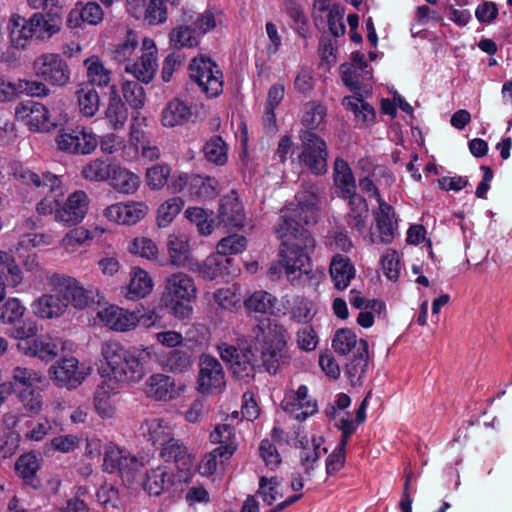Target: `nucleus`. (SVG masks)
I'll list each match as a JSON object with an SVG mask.
<instances>
[{"instance_id":"obj_1","label":"nucleus","mask_w":512,"mask_h":512,"mask_svg":"<svg viewBox=\"0 0 512 512\" xmlns=\"http://www.w3.org/2000/svg\"><path fill=\"white\" fill-rule=\"evenodd\" d=\"M296 204H290L281 211L275 232L281 239L278 264L269 268V277L278 279L282 269L287 279L298 285L303 276L311 272L309 254L315 248V240L301 222L315 224L319 215V189L315 185L305 186L296 196Z\"/></svg>"},{"instance_id":"obj_2","label":"nucleus","mask_w":512,"mask_h":512,"mask_svg":"<svg viewBox=\"0 0 512 512\" xmlns=\"http://www.w3.org/2000/svg\"><path fill=\"white\" fill-rule=\"evenodd\" d=\"M100 354L111 375L97 385L93 405L97 415L106 420L116 416L113 398L121 393V385H135L145 378L154 350L153 346L144 345L126 348L118 341L109 340L101 344Z\"/></svg>"},{"instance_id":"obj_3","label":"nucleus","mask_w":512,"mask_h":512,"mask_svg":"<svg viewBox=\"0 0 512 512\" xmlns=\"http://www.w3.org/2000/svg\"><path fill=\"white\" fill-rule=\"evenodd\" d=\"M197 297V287L192 276L184 272H174L164 281L161 303L179 320L190 318L192 302Z\"/></svg>"},{"instance_id":"obj_4","label":"nucleus","mask_w":512,"mask_h":512,"mask_svg":"<svg viewBox=\"0 0 512 512\" xmlns=\"http://www.w3.org/2000/svg\"><path fill=\"white\" fill-rule=\"evenodd\" d=\"M260 322L253 328V334L256 340L262 338L263 345L261 349V359L265 370L269 374H276L281 366L289 362L287 348V329L277 323Z\"/></svg>"},{"instance_id":"obj_5","label":"nucleus","mask_w":512,"mask_h":512,"mask_svg":"<svg viewBox=\"0 0 512 512\" xmlns=\"http://www.w3.org/2000/svg\"><path fill=\"white\" fill-rule=\"evenodd\" d=\"M17 175L24 184L35 187L45 194L37 204V212L42 215H56V211L61 207L60 198L64 194L61 179L50 172L37 174L29 169H21Z\"/></svg>"},{"instance_id":"obj_6","label":"nucleus","mask_w":512,"mask_h":512,"mask_svg":"<svg viewBox=\"0 0 512 512\" xmlns=\"http://www.w3.org/2000/svg\"><path fill=\"white\" fill-rule=\"evenodd\" d=\"M189 77L208 98L219 96L223 91V73L211 58L200 55L191 59Z\"/></svg>"},{"instance_id":"obj_7","label":"nucleus","mask_w":512,"mask_h":512,"mask_svg":"<svg viewBox=\"0 0 512 512\" xmlns=\"http://www.w3.org/2000/svg\"><path fill=\"white\" fill-rule=\"evenodd\" d=\"M57 149L70 155H90L98 147V136L91 128H62L55 137Z\"/></svg>"},{"instance_id":"obj_8","label":"nucleus","mask_w":512,"mask_h":512,"mask_svg":"<svg viewBox=\"0 0 512 512\" xmlns=\"http://www.w3.org/2000/svg\"><path fill=\"white\" fill-rule=\"evenodd\" d=\"M16 349L26 357L48 363L62 351H72L73 343L50 334L36 335L29 342H17Z\"/></svg>"},{"instance_id":"obj_9","label":"nucleus","mask_w":512,"mask_h":512,"mask_svg":"<svg viewBox=\"0 0 512 512\" xmlns=\"http://www.w3.org/2000/svg\"><path fill=\"white\" fill-rule=\"evenodd\" d=\"M92 368L87 363H80L75 357H64L48 369L54 385L67 390L78 388L91 374Z\"/></svg>"},{"instance_id":"obj_10","label":"nucleus","mask_w":512,"mask_h":512,"mask_svg":"<svg viewBox=\"0 0 512 512\" xmlns=\"http://www.w3.org/2000/svg\"><path fill=\"white\" fill-rule=\"evenodd\" d=\"M301 152L298 155L299 163L315 175L325 174L327 171V145L315 133L306 131L300 135Z\"/></svg>"},{"instance_id":"obj_11","label":"nucleus","mask_w":512,"mask_h":512,"mask_svg":"<svg viewBox=\"0 0 512 512\" xmlns=\"http://www.w3.org/2000/svg\"><path fill=\"white\" fill-rule=\"evenodd\" d=\"M217 348L221 359L229 365L235 377L245 379L254 376L257 358L250 346L235 347L222 343Z\"/></svg>"},{"instance_id":"obj_12","label":"nucleus","mask_w":512,"mask_h":512,"mask_svg":"<svg viewBox=\"0 0 512 512\" xmlns=\"http://www.w3.org/2000/svg\"><path fill=\"white\" fill-rule=\"evenodd\" d=\"M34 74L53 86H65L70 81V69L60 54L43 53L32 64Z\"/></svg>"},{"instance_id":"obj_13","label":"nucleus","mask_w":512,"mask_h":512,"mask_svg":"<svg viewBox=\"0 0 512 512\" xmlns=\"http://www.w3.org/2000/svg\"><path fill=\"white\" fill-rule=\"evenodd\" d=\"M187 385L165 373H153L144 382L145 396L154 401L170 402L181 397Z\"/></svg>"},{"instance_id":"obj_14","label":"nucleus","mask_w":512,"mask_h":512,"mask_svg":"<svg viewBox=\"0 0 512 512\" xmlns=\"http://www.w3.org/2000/svg\"><path fill=\"white\" fill-rule=\"evenodd\" d=\"M158 68V48L150 37H144L141 42L140 55L125 65V72L131 74L143 83H149Z\"/></svg>"},{"instance_id":"obj_15","label":"nucleus","mask_w":512,"mask_h":512,"mask_svg":"<svg viewBox=\"0 0 512 512\" xmlns=\"http://www.w3.org/2000/svg\"><path fill=\"white\" fill-rule=\"evenodd\" d=\"M197 390L204 395L221 393L226 385L221 363L210 355H202L199 361Z\"/></svg>"},{"instance_id":"obj_16","label":"nucleus","mask_w":512,"mask_h":512,"mask_svg":"<svg viewBox=\"0 0 512 512\" xmlns=\"http://www.w3.org/2000/svg\"><path fill=\"white\" fill-rule=\"evenodd\" d=\"M281 406L298 421H305L318 411L317 401L309 395L306 385H298L286 390Z\"/></svg>"},{"instance_id":"obj_17","label":"nucleus","mask_w":512,"mask_h":512,"mask_svg":"<svg viewBox=\"0 0 512 512\" xmlns=\"http://www.w3.org/2000/svg\"><path fill=\"white\" fill-rule=\"evenodd\" d=\"M149 207L142 201H125L108 205L103 209V217L111 223L131 226L141 221L148 213Z\"/></svg>"},{"instance_id":"obj_18","label":"nucleus","mask_w":512,"mask_h":512,"mask_svg":"<svg viewBox=\"0 0 512 512\" xmlns=\"http://www.w3.org/2000/svg\"><path fill=\"white\" fill-rule=\"evenodd\" d=\"M96 319L102 325L116 332H128L139 325L136 311H130L115 304L100 308Z\"/></svg>"},{"instance_id":"obj_19","label":"nucleus","mask_w":512,"mask_h":512,"mask_svg":"<svg viewBox=\"0 0 512 512\" xmlns=\"http://www.w3.org/2000/svg\"><path fill=\"white\" fill-rule=\"evenodd\" d=\"M216 219L217 227L226 231L244 226L246 220L244 207L235 191L221 198Z\"/></svg>"},{"instance_id":"obj_20","label":"nucleus","mask_w":512,"mask_h":512,"mask_svg":"<svg viewBox=\"0 0 512 512\" xmlns=\"http://www.w3.org/2000/svg\"><path fill=\"white\" fill-rule=\"evenodd\" d=\"M16 118L32 132H49L53 129L48 116V108L35 101L19 103L15 108Z\"/></svg>"},{"instance_id":"obj_21","label":"nucleus","mask_w":512,"mask_h":512,"mask_svg":"<svg viewBox=\"0 0 512 512\" xmlns=\"http://www.w3.org/2000/svg\"><path fill=\"white\" fill-rule=\"evenodd\" d=\"M90 205V198L84 190H75L61 204L56 211V221L76 225L86 217Z\"/></svg>"},{"instance_id":"obj_22","label":"nucleus","mask_w":512,"mask_h":512,"mask_svg":"<svg viewBox=\"0 0 512 512\" xmlns=\"http://www.w3.org/2000/svg\"><path fill=\"white\" fill-rule=\"evenodd\" d=\"M104 468L112 473L118 471L122 477L132 476L139 467L137 458L114 443H108L104 449Z\"/></svg>"},{"instance_id":"obj_23","label":"nucleus","mask_w":512,"mask_h":512,"mask_svg":"<svg viewBox=\"0 0 512 512\" xmlns=\"http://www.w3.org/2000/svg\"><path fill=\"white\" fill-rule=\"evenodd\" d=\"M58 293L62 301L68 305H72L76 309L86 308L91 299V292L86 290L78 280L72 277H64L58 284Z\"/></svg>"},{"instance_id":"obj_24","label":"nucleus","mask_w":512,"mask_h":512,"mask_svg":"<svg viewBox=\"0 0 512 512\" xmlns=\"http://www.w3.org/2000/svg\"><path fill=\"white\" fill-rule=\"evenodd\" d=\"M169 44L174 49L194 48L200 42V33L187 21V12H183L180 21L169 32Z\"/></svg>"},{"instance_id":"obj_25","label":"nucleus","mask_w":512,"mask_h":512,"mask_svg":"<svg viewBox=\"0 0 512 512\" xmlns=\"http://www.w3.org/2000/svg\"><path fill=\"white\" fill-rule=\"evenodd\" d=\"M138 433L153 445H162V447L173 439L172 427L164 418L151 417L141 422Z\"/></svg>"},{"instance_id":"obj_26","label":"nucleus","mask_w":512,"mask_h":512,"mask_svg":"<svg viewBox=\"0 0 512 512\" xmlns=\"http://www.w3.org/2000/svg\"><path fill=\"white\" fill-rule=\"evenodd\" d=\"M160 457L167 464H173L181 473H187L192 467V459L186 446L179 439H170L162 447Z\"/></svg>"},{"instance_id":"obj_27","label":"nucleus","mask_w":512,"mask_h":512,"mask_svg":"<svg viewBox=\"0 0 512 512\" xmlns=\"http://www.w3.org/2000/svg\"><path fill=\"white\" fill-rule=\"evenodd\" d=\"M112 169L108 181L112 189L123 195H133L138 191L141 180L136 173L119 163H113Z\"/></svg>"},{"instance_id":"obj_28","label":"nucleus","mask_w":512,"mask_h":512,"mask_svg":"<svg viewBox=\"0 0 512 512\" xmlns=\"http://www.w3.org/2000/svg\"><path fill=\"white\" fill-rule=\"evenodd\" d=\"M169 264L176 268L186 267L190 261L191 249L189 237L172 233L166 242Z\"/></svg>"},{"instance_id":"obj_29","label":"nucleus","mask_w":512,"mask_h":512,"mask_svg":"<svg viewBox=\"0 0 512 512\" xmlns=\"http://www.w3.org/2000/svg\"><path fill=\"white\" fill-rule=\"evenodd\" d=\"M244 306L249 312L269 314L272 316L285 315L286 312L278 306V299L271 293L258 290L244 300Z\"/></svg>"},{"instance_id":"obj_30","label":"nucleus","mask_w":512,"mask_h":512,"mask_svg":"<svg viewBox=\"0 0 512 512\" xmlns=\"http://www.w3.org/2000/svg\"><path fill=\"white\" fill-rule=\"evenodd\" d=\"M57 10L54 9L47 14L35 13L29 18L36 39H49L60 31L62 19Z\"/></svg>"},{"instance_id":"obj_31","label":"nucleus","mask_w":512,"mask_h":512,"mask_svg":"<svg viewBox=\"0 0 512 512\" xmlns=\"http://www.w3.org/2000/svg\"><path fill=\"white\" fill-rule=\"evenodd\" d=\"M192 107L186 102L174 98L170 100L161 112V124L167 128L185 125L192 118Z\"/></svg>"},{"instance_id":"obj_32","label":"nucleus","mask_w":512,"mask_h":512,"mask_svg":"<svg viewBox=\"0 0 512 512\" xmlns=\"http://www.w3.org/2000/svg\"><path fill=\"white\" fill-rule=\"evenodd\" d=\"M9 36L12 45L17 49H25L34 37L30 19L19 14H12L8 21Z\"/></svg>"},{"instance_id":"obj_33","label":"nucleus","mask_w":512,"mask_h":512,"mask_svg":"<svg viewBox=\"0 0 512 512\" xmlns=\"http://www.w3.org/2000/svg\"><path fill=\"white\" fill-rule=\"evenodd\" d=\"M334 184L338 195L344 199L357 195L355 178L351 168L341 158H337L334 163Z\"/></svg>"},{"instance_id":"obj_34","label":"nucleus","mask_w":512,"mask_h":512,"mask_svg":"<svg viewBox=\"0 0 512 512\" xmlns=\"http://www.w3.org/2000/svg\"><path fill=\"white\" fill-rule=\"evenodd\" d=\"M171 468L167 465L151 467L146 472L144 489L152 496H159L172 484Z\"/></svg>"},{"instance_id":"obj_35","label":"nucleus","mask_w":512,"mask_h":512,"mask_svg":"<svg viewBox=\"0 0 512 512\" xmlns=\"http://www.w3.org/2000/svg\"><path fill=\"white\" fill-rule=\"evenodd\" d=\"M32 310L37 317L52 319L63 315L66 311V302L62 301L60 294H44L32 303Z\"/></svg>"},{"instance_id":"obj_36","label":"nucleus","mask_w":512,"mask_h":512,"mask_svg":"<svg viewBox=\"0 0 512 512\" xmlns=\"http://www.w3.org/2000/svg\"><path fill=\"white\" fill-rule=\"evenodd\" d=\"M103 10L101 6L95 2H87L80 9H72L67 17V25L70 28H77L82 23L89 25H97L103 20Z\"/></svg>"},{"instance_id":"obj_37","label":"nucleus","mask_w":512,"mask_h":512,"mask_svg":"<svg viewBox=\"0 0 512 512\" xmlns=\"http://www.w3.org/2000/svg\"><path fill=\"white\" fill-rule=\"evenodd\" d=\"M152 289L153 280L148 272L140 267H133L130 271V280L126 287V298L129 300L144 298Z\"/></svg>"},{"instance_id":"obj_38","label":"nucleus","mask_w":512,"mask_h":512,"mask_svg":"<svg viewBox=\"0 0 512 512\" xmlns=\"http://www.w3.org/2000/svg\"><path fill=\"white\" fill-rule=\"evenodd\" d=\"M330 275L334 287L338 290H344L354 278L355 268L349 258L336 254L330 263Z\"/></svg>"},{"instance_id":"obj_39","label":"nucleus","mask_w":512,"mask_h":512,"mask_svg":"<svg viewBox=\"0 0 512 512\" xmlns=\"http://www.w3.org/2000/svg\"><path fill=\"white\" fill-rule=\"evenodd\" d=\"M158 363L162 369L170 373L184 374L191 370L193 360L188 352L180 349H173L160 355Z\"/></svg>"},{"instance_id":"obj_40","label":"nucleus","mask_w":512,"mask_h":512,"mask_svg":"<svg viewBox=\"0 0 512 512\" xmlns=\"http://www.w3.org/2000/svg\"><path fill=\"white\" fill-rule=\"evenodd\" d=\"M375 221L380 241L385 244L391 243L395 231L394 210L382 198H379V207L375 212Z\"/></svg>"},{"instance_id":"obj_41","label":"nucleus","mask_w":512,"mask_h":512,"mask_svg":"<svg viewBox=\"0 0 512 512\" xmlns=\"http://www.w3.org/2000/svg\"><path fill=\"white\" fill-rule=\"evenodd\" d=\"M24 279L23 271L15 258L6 251L0 250V281L5 287L18 288Z\"/></svg>"},{"instance_id":"obj_42","label":"nucleus","mask_w":512,"mask_h":512,"mask_svg":"<svg viewBox=\"0 0 512 512\" xmlns=\"http://www.w3.org/2000/svg\"><path fill=\"white\" fill-rule=\"evenodd\" d=\"M219 193L218 181L210 176L192 174L188 195L192 199L206 200L215 197Z\"/></svg>"},{"instance_id":"obj_43","label":"nucleus","mask_w":512,"mask_h":512,"mask_svg":"<svg viewBox=\"0 0 512 512\" xmlns=\"http://www.w3.org/2000/svg\"><path fill=\"white\" fill-rule=\"evenodd\" d=\"M105 117L115 130L124 126L128 118V111L122 102L116 85L110 87L109 101L105 111Z\"/></svg>"},{"instance_id":"obj_44","label":"nucleus","mask_w":512,"mask_h":512,"mask_svg":"<svg viewBox=\"0 0 512 512\" xmlns=\"http://www.w3.org/2000/svg\"><path fill=\"white\" fill-rule=\"evenodd\" d=\"M342 105L353 113L358 125L369 126L374 123L376 118L374 108L357 95L344 97Z\"/></svg>"},{"instance_id":"obj_45","label":"nucleus","mask_w":512,"mask_h":512,"mask_svg":"<svg viewBox=\"0 0 512 512\" xmlns=\"http://www.w3.org/2000/svg\"><path fill=\"white\" fill-rule=\"evenodd\" d=\"M75 95L79 112L82 116L91 118L98 112L100 107V97L98 92L92 86L87 83L80 84Z\"/></svg>"},{"instance_id":"obj_46","label":"nucleus","mask_w":512,"mask_h":512,"mask_svg":"<svg viewBox=\"0 0 512 512\" xmlns=\"http://www.w3.org/2000/svg\"><path fill=\"white\" fill-rule=\"evenodd\" d=\"M230 263V258L222 257L216 252L198 264L197 272L203 279L214 280L219 277H224L229 273L228 265Z\"/></svg>"},{"instance_id":"obj_47","label":"nucleus","mask_w":512,"mask_h":512,"mask_svg":"<svg viewBox=\"0 0 512 512\" xmlns=\"http://www.w3.org/2000/svg\"><path fill=\"white\" fill-rule=\"evenodd\" d=\"M212 443L219 444L217 449L224 453L225 458H230L237 449V442L232 423L218 424L210 433Z\"/></svg>"},{"instance_id":"obj_48","label":"nucleus","mask_w":512,"mask_h":512,"mask_svg":"<svg viewBox=\"0 0 512 512\" xmlns=\"http://www.w3.org/2000/svg\"><path fill=\"white\" fill-rule=\"evenodd\" d=\"M98 146L100 151L106 155L120 153L122 160L125 162H131L134 158L130 153L131 148L127 145L125 139L115 133H106L98 137Z\"/></svg>"},{"instance_id":"obj_49","label":"nucleus","mask_w":512,"mask_h":512,"mask_svg":"<svg viewBox=\"0 0 512 512\" xmlns=\"http://www.w3.org/2000/svg\"><path fill=\"white\" fill-rule=\"evenodd\" d=\"M89 85L100 88L108 87L112 72L98 56H91L84 61Z\"/></svg>"},{"instance_id":"obj_50","label":"nucleus","mask_w":512,"mask_h":512,"mask_svg":"<svg viewBox=\"0 0 512 512\" xmlns=\"http://www.w3.org/2000/svg\"><path fill=\"white\" fill-rule=\"evenodd\" d=\"M93 239L90 230L83 226L75 227L69 230L60 241V246L68 254L79 253L81 247L89 244Z\"/></svg>"},{"instance_id":"obj_51","label":"nucleus","mask_w":512,"mask_h":512,"mask_svg":"<svg viewBox=\"0 0 512 512\" xmlns=\"http://www.w3.org/2000/svg\"><path fill=\"white\" fill-rule=\"evenodd\" d=\"M348 200L350 207L348 223L352 228L356 229L360 233H364L366 229V220L368 218V205L365 199L360 195L350 197Z\"/></svg>"},{"instance_id":"obj_52","label":"nucleus","mask_w":512,"mask_h":512,"mask_svg":"<svg viewBox=\"0 0 512 512\" xmlns=\"http://www.w3.org/2000/svg\"><path fill=\"white\" fill-rule=\"evenodd\" d=\"M113 163H108L102 158L90 160L81 170V176L90 182H107L111 176Z\"/></svg>"},{"instance_id":"obj_53","label":"nucleus","mask_w":512,"mask_h":512,"mask_svg":"<svg viewBox=\"0 0 512 512\" xmlns=\"http://www.w3.org/2000/svg\"><path fill=\"white\" fill-rule=\"evenodd\" d=\"M138 46V37L132 30L128 31L125 39L110 49V57L117 63H128Z\"/></svg>"},{"instance_id":"obj_54","label":"nucleus","mask_w":512,"mask_h":512,"mask_svg":"<svg viewBox=\"0 0 512 512\" xmlns=\"http://www.w3.org/2000/svg\"><path fill=\"white\" fill-rule=\"evenodd\" d=\"M326 453L327 449L322 447V438L313 437L311 439V443H307L300 453L301 465L303 466L305 473L309 475L320 457Z\"/></svg>"},{"instance_id":"obj_55","label":"nucleus","mask_w":512,"mask_h":512,"mask_svg":"<svg viewBox=\"0 0 512 512\" xmlns=\"http://www.w3.org/2000/svg\"><path fill=\"white\" fill-rule=\"evenodd\" d=\"M184 207V201L178 196L171 197L163 202L157 210V225L160 228L168 227Z\"/></svg>"},{"instance_id":"obj_56","label":"nucleus","mask_w":512,"mask_h":512,"mask_svg":"<svg viewBox=\"0 0 512 512\" xmlns=\"http://www.w3.org/2000/svg\"><path fill=\"white\" fill-rule=\"evenodd\" d=\"M212 300L219 308L233 311L241 306V293L239 288L233 286L220 288L212 293Z\"/></svg>"},{"instance_id":"obj_57","label":"nucleus","mask_w":512,"mask_h":512,"mask_svg":"<svg viewBox=\"0 0 512 512\" xmlns=\"http://www.w3.org/2000/svg\"><path fill=\"white\" fill-rule=\"evenodd\" d=\"M130 254L154 261L158 258L159 250L157 244L150 238L139 236L131 240L127 246Z\"/></svg>"},{"instance_id":"obj_58","label":"nucleus","mask_w":512,"mask_h":512,"mask_svg":"<svg viewBox=\"0 0 512 512\" xmlns=\"http://www.w3.org/2000/svg\"><path fill=\"white\" fill-rule=\"evenodd\" d=\"M366 359L367 342L360 339L359 346L357 348V356H355V359L346 367V374L353 385L359 383L362 379L365 372Z\"/></svg>"},{"instance_id":"obj_59","label":"nucleus","mask_w":512,"mask_h":512,"mask_svg":"<svg viewBox=\"0 0 512 512\" xmlns=\"http://www.w3.org/2000/svg\"><path fill=\"white\" fill-rule=\"evenodd\" d=\"M17 398L22 409L30 416L39 414L43 409V396L38 389H22L18 391Z\"/></svg>"},{"instance_id":"obj_60","label":"nucleus","mask_w":512,"mask_h":512,"mask_svg":"<svg viewBox=\"0 0 512 512\" xmlns=\"http://www.w3.org/2000/svg\"><path fill=\"white\" fill-rule=\"evenodd\" d=\"M359 342L360 340L357 339L356 334L352 330L340 329L334 335L332 347L335 352L341 355H347L354 349V356H357Z\"/></svg>"},{"instance_id":"obj_61","label":"nucleus","mask_w":512,"mask_h":512,"mask_svg":"<svg viewBox=\"0 0 512 512\" xmlns=\"http://www.w3.org/2000/svg\"><path fill=\"white\" fill-rule=\"evenodd\" d=\"M205 158L216 165H224L227 162V145L220 136H213L206 142L203 148Z\"/></svg>"},{"instance_id":"obj_62","label":"nucleus","mask_w":512,"mask_h":512,"mask_svg":"<svg viewBox=\"0 0 512 512\" xmlns=\"http://www.w3.org/2000/svg\"><path fill=\"white\" fill-rule=\"evenodd\" d=\"M326 415L335 421V427L342 431L341 439L348 443L349 437L355 432L357 428L356 420L346 412H338L335 407H328L325 411Z\"/></svg>"},{"instance_id":"obj_63","label":"nucleus","mask_w":512,"mask_h":512,"mask_svg":"<svg viewBox=\"0 0 512 512\" xmlns=\"http://www.w3.org/2000/svg\"><path fill=\"white\" fill-rule=\"evenodd\" d=\"M185 217L196 225L202 236H208L214 231L213 220L209 219V213L201 207H188L185 210Z\"/></svg>"},{"instance_id":"obj_64","label":"nucleus","mask_w":512,"mask_h":512,"mask_svg":"<svg viewBox=\"0 0 512 512\" xmlns=\"http://www.w3.org/2000/svg\"><path fill=\"white\" fill-rule=\"evenodd\" d=\"M122 94L125 101L135 110L141 109L145 104L144 88L136 81L122 80Z\"/></svg>"}]
</instances>
